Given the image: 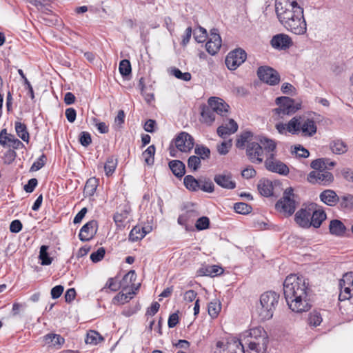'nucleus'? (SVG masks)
I'll list each match as a JSON object with an SVG mask.
<instances>
[{
	"instance_id": "nucleus-33",
	"label": "nucleus",
	"mask_w": 353,
	"mask_h": 353,
	"mask_svg": "<svg viewBox=\"0 0 353 353\" xmlns=\"http://www.w3.org/2000/svg\"><path fill=\"white\" fill-rule=\"evenodd\" d=\"M183 183L185 188L190 191H197L200 188V179L197 180L192 175L185 176Z\"/></svg>"
},
{
	"instance_id": "nucleus-39",
	"label": "nucleus",
	"mask_w": 353,
	"mask_h": 353,
	"mask_svg": "<svg viewBox=\"0 0 353 353\" xmlns=\"http://www.w3.org/2000/svg\"><path fill=\"white\" fill-rule=\"evenodd\" d=\"M194 153L200 157L201 159L205 160L210 158V150L203 145H196L194 148Z\"/></svg>"
},
{
	"instance_id": "nucleus-22",
	"label": "nucleus",
	"mask_w": 353,
	"mask_h": 353,
	"mask_svg": "<svg viewBox=\"0 0 353 353\" xmlns=\"http://www.w3.org/2000/svg\"><path fill=\"white\" fill-rule=\"evenodd\" d=\"M326 218V213L322 209H318L311 212L310 227L313 226L315 228H319Z\"/></svg>"
},
{
	"instance_id": "nucleus-9",
	"label": "nucleus",
	"mask_w": 353,
	"mask_h": 353,
	"mask_svg": "<svg viewBox=\"0 0 353 353\" xmlns=\"http://www.w3.org/2000/svg\"><path fill=\"white\" fill-rule=\"evenodd\" d=\"M307 179L309 183L312 184L328 185L334 181V176L327 170H314L309 173Z\"/></svg>"
},
{
	"instance_id": "nucleus-37",
	"label": "nucleus",
	"mask_w": 353,
	"mask_h": 353,
	"mask_svg": "<svg viewBox=\"0 0 353 353\" xmlns=\"http://www.w3.org/2000/svg\"><path fill=\"white\" fill-rule=\"evenodd\" d=\"M155 147L154 145H150L143 153L142 157L144 159L145 163L148 165H152L154 161Z\"/></svg>"
},
{
	"instance_id": "nucleus-42",
	"label": "nucleus",
	"mask_w": 353,
	"mask_h": 353,
	"mask_svg": "<svg viewBox=\"0 0 353 353\" xmlns=\"http://www.w3.org/2000/svg\"><path fill=\"white\" fill-rule=\"evenodd\" d=\"M221 303L216 301H212L208 305V314L212 318H216L221 311Z\"/></svg>"
},
{
	"instance_id": "nucleus-47",
	"label": "nucleus",
	"mask_w": 353,
	"mask_h": 353,
	"mask_svg": "<svg viewBox=\"0 0 353 353\" xmlns=\"http://www.w3.org/2000/svg\"><path fill=\"white\" fill-rule=\"evenodd\" d=\"M341 292L339 296V301H342L353 297L352 290L349 285L340 286Z\"/></svg>"
},
{
	"instance_id": "nucleus-11",
	"label": "nucleus",
	"mask_w": 353,
	"mask_h": 353,
	"mask_svg": "<svg viewBox=\"0 0 353 353\" xmlns=\"http://www.w3.org/2000/svg\"><path fill=\"white\" fill-rule=\"evenodd\" d=\"M247 54L245 50L239 48L230 52L226 57L225 64L230 70H236L245 61Z\"/></svg>"
},
{
	"instance_id": "nucleus-54",
	"label": "nucleus",
	"mask_w": 353,
	"mask_h": 353,
	"mask_svg": "<svg viewBox=\"0 0 353 353\" xmlns=\"http://www.w3.org/2000/svg\"><path fill=\"white\" fill-rule=\"evenodd\" d=\"M172 74L177 79L188 81L191 79V74L190 72H182L179 68H174L172 70Z\"/></svg>"
},
{
	"instance_id": "nucleus-34",
	"label": "nucleus",
	"mask_w": 353,
	"mask_h": 353,
	"mask_svg": "<svg viewBox=\"0 0 353 353\" xmlns=\"http://www.w3.org/2000/svg\"><path fill=\"white\" fill-rule=\"evenodd\" d=\"M14 127L17 135L23 141L28 143L30 137L26 125L19 121H16L14 123Z\"/></svg>"
},
{
	"instance_id": "nucleus-48",
	"label": "nucleus",
	"mask_w": 353,
	"mask_h": 353,
	"mask_svg": "<svg viewBox=\"0 0 353 353\" xmlns=\"http://www.w3.org/2000/svg\"><path fill=\"white\" fill-rule=\"evenodd\" d=\"M252 137V133L250 132H245L241 134L240 138L237 139L236 143V146L238 148H243L245 146V144L247 143H251L249 141V139Z\"/></svg>"
},
{
	"instance_id": "nucleus-2",
	"label": "nucleus",
	"mask_w": 353,
	"mask_h": 353,
	"mask_svg": "<svg viewBox=\"0 0 353 353\" xmlns=\"http://www.w3.org/2000/svg\"><path fill=\"white\" fill-rule=\"evenodd\" d=\"M275 11L280 23L289 31L298 35L307 30L303 8L296 1L276 0Z\"/></svg>"
},
{
	"instance_id": "nucleus-7",
	"label": "nucleus",
	"mask_w": 353,
	"mask_h": 353,
	"mask_svg": "<svg viewBox=\"0 0 353 353\" xmlns=\"http://www.w3.org/2000/svg\"><path fill=\"white\" fill-rule=\"evenodd\" d=\"M279 106L273 110L275 115L279 119H283L285 115H292L301 108V104L295 103V101L288 97H279L275 100Z\"/></svg>"
},
{
	"instance_id": "nucleus-46",
	"label": "nucleus",
	"mask_w": 353,
	"mask_h": 353,
	"mask_svg": "<svg viewBox=\"0 0 353 353\" xmlns=\"http://www.w3.org/2000/svg\"><path fill=\"white\" fill-rule=\"evenodd\" d=\"M234 209L235 212L239 214H247L251 212L252 208L251 205L245 203L240 202L234 204Z\"/></svg>"
},
{
	"instance_id": "nucleus-40",
	"label": "nucleus",
	"mask_w": 353,
	"mask_h": 353,
	"mask_svg": "<svg viewBox=\"0 0 353 353\" xmlns=\"http://www.w3.org/2000/svg\"><path fill=\"white\" fill-rule=\"evenodd\" d=\"M223 272V269L219 265H210L205 268L204 275L209 276H214L221 275Z\"/></svg>"
},
{
	"instance_id": "nucleus-3",
	"label": "nucleus",
	"mask_w": 353,
	"mask_h": 353,
	"mask_svg": "<svg viewBox=\"0 0 353 353\" xmlns=\"http://www.w3.org/2000/svg\"><path fill=\"white\" fill-rule=\"evenodd\" d=\"M240 342L248 346V353H266L268 336L265 330L259 326L244 332Z\"/></svg>"
},
{
	"instance_id": "nucleus-15",
	"label": "nucleus",
	"mask_w": 353,
	"mask_h": 353,
	"mask_svg": "<svg viewBox=\"0 0 353 353\" xmlns=\"http://www.w3.org/2000/svg\"><path fill=\"white\" fill-rule=\"evenodd\" d=\"M136 279V274L135 271L131 270L128 272L123 278L122 281L120 282H117L114 279L110 278L107 281L105 285L103 288V290L105 288H108L113 292H116L120 289V288L124 285V283H127V281L129 280L130 283L135 281Z\"/></svg>"
},
{
	"instance_id": "nucleus-18",
	"label": "nucleus",
	"mask_w": 353,
	"mask_h": 353,
	"mask_svg": "<svg viewBox=\"0 0 353 353\" xmlns=\"http://www.w3.org/2000/svg\"><path fill=\"white\" fill-rule=\"evenodd\" d=\"M214 181L218 185L225 189L233 190L236 188V182L232 180V175L228 172L216 174Z\"/></svg>"
},
{
	"instance_id": "nucleus-16",
	"label": "nucleus",
	"mask_w": 353,
	"mask_h": 353,
	"mask_svg": "<svg viewBox=\"0 0 353 353\" xmlns=\"http://www.w3.org/2000/svg\"><path fill=\"white\" fill-rule=\"evenodd\" d=\"M272 47L276 50H286L293 44L291 38L285 34H277L270 41Z\"/></svg>"
},
{
	"instance_id": "nucleus-51",
	"label": "nucleus",
	"mask_w": 353,
	"mask_h": 353,
	"mask_svg": "<svg viewBox=\"0 0 353 353\" xmlns=\"http://www.w3.org/2000/svg\"><path fill=\"white\" fill-rule=\"evenodd\" d=\"M210 226V219L207 216H202L197 219L195 227L198 230H203Z\"/></svg>"
},
{
	"instance_id": "nucleus-60",
	"label": "nucleus",
	"mask_w": 353,
	"mask_h": 353,
	"mask_svg": "<svg viewBox=\"0 0 353 353\" xmlns=\"http://www.w3.org/2000/svg\"><path fill=\"white\" fill-rule=\"evenodd\" d=\"M353 195L347 194L340 197V205L342 208H349L351 206Z\"/></svg>"
},
{
	"instance_id": "nucleus-43",
	"label": "nucleus",
	"mask_w": 353,
	"mask_h": 353,
	"mask_svg": "<svg viewBox=\"0 0 353 353\" xmlns=\"http://www.w3.org/2000/svg\"><path fill=\"white\" fill-rule=\"evenodd\" d=\"M97 188V180L94 178L89 179L85 183L84 191L87 195L92 196L94 194Z\"/></svg>"
},
{
	"instance_id": "nucleus-58",
	"label": "nucleus",
	"mask_w": 353,
	"mask_h": 353,
	"mask_svg": "<svg viewBox=\"0 0 353 353\" xmlns=\"http://www.w3.org/2000/svg\"><path fill=\"white\" fill-rule=\"evenodd\" d=\"M353 284V272L346 273L343 275V279L340 280L339 286L349 285Z\"/></svg>"
},
{
	"instance_id": "nucleus-25",
	"label": "nucleus",
	"mask_w": 353,
	"mask_h": 353,
	"mask_svg": "<svg viewBox=\"0 0 353 353\" xmlns=\"http://www.w3.org/2000/svg\"><path fill=\"white\" fill-rule=\"evenodd\" d=\"M329 230L332 234L342 236L345 233L346 227L340 220L333 219L330 223Z\"/></svg>"
},
{
	"instance_id": "nucleus-38",
	"label": "nucleus",
	"mask_w": 353,
	"mask_h": 353,
	"mask_svg": "<svg viewBox=\"0 0 353 353\" xmlns=\"http://www.w3.org/2000/svg\"><path fill=\"white\" fill-rule=\"evenodd\" d=\"M117 160L114 157H110L107 159V161L104 165V170L106 176H109L112 175L117 167Z\"/></svg>"
},
{
	"instance_id": "nucleus-26",
	"label": "nucleus",
	"mask_w": 353,
	"mask_h": 353,
	"mask_svg": "<svg viewBox=\"0 0 353 353\" xmlns=\"http://www.w3.org/2000/svg\"><path fill=\"white\" fill-rule=\"evenodd\" d=\"M169 168L174 175L181 178L185 173V164L180 160H172L169 162Z\"/></svg>"
},
{
	"instance_id": "nucleus-17",
	"label": "nucleus",
	"mask_w": 353,
	"mask_h": 353,
	"mask_svg": "<svg viewBox=\"0 0 353 353\" xmlns=\"http://www.w3.org/2000/svg\"><path fill=\"white\" fill-rule=\"evenodd\" d=\"M97 221L95 220L87 222L80 230L79 239L81 241H88L92 239L97 232Z\"/></svg>"
},
{
	"instance_id": "nucleus-52",
	"label": "nucleus",
	"mask_w": 353,
	"mask_h": 353,
	"mask_svg": "<svg viewBox=\"0 0 353 353\" xmlns=\"http://www.w3.org/2000/svg\"><path fill=\"white\" fill-rule=\"evenodd\" d=\"M46 161V156L43 154L35 162L33 163L30 168V171L34 172L39 170L45 165Z\"/></svg>"
},
{
	"instance_id": "nucleus-50",
	"label": "nucleus",
	"mask_w": 353,
	"mask_h": 353,
	"mask_svg": "<svg viewBox=\"0 0 353 353\" xmlns=\"http://www.w3.org/2000/svg\"><path fill=\"white\" fill-rule=\"evenodd\" d=\"M194 38L198 43H202L205 41L207 37L206 30L202 27H199V29L195 30L194 32Z\"/></svg>"
},
{
	"instance_id": "nucleus-19",
	"label": "nucleus",
	"mask_w": 353,
	"mask_h": 353,
	"mask_svg": "<svg viewBox=\"0 0 353 353\" xmlns=\"http://www.w3.org/2000/svg\"><path fill=\"white\" fill-rule=\"evenodd\" d=\"M208 104L212 108L215 113L223 117L227 115L230 108L229 105L223 99L214 97L208 99Z\"/></svg>"
},
{
	"instance_id": "nucleus-1",
	"label": "nucleus",
	"mask_w": 353,
	"mask_h": 353,
	"mask_svg": "<svg viewBox=\"0 0 353 353\" xmlns=\"http://www.w3.org/2000/svg\"><path fill=\"white\" fill-rule=\"evenodd\" d=\"M307 283L303 276L290 274L283 283V293L289 307L295 312L308 311L311 305L308 299Z\"/></svg>"
},
{
	"instance_id": "nucleus-63",
	"label": "nucleus",
	"mask_w": 353,
	"mask_h": 353,
	"mask_svg": "<svg viewBox=\"0 0 353 353\" xmlns=\"http://www.w3.org/2000/svg\"><path fill=\"white\" fill-rule=\"evenodd\" d=\"M134 294L135 292L132 290L131 292H129L128 293L119 294L117 296L114 297V299L123 303H125L128 302L130 299H131L132 298V295Z\"/></svg>"
},
{
	"instance_id": "nucleus-57",
	"label": "nucleus",
	"mask_w": 353,
	"mask_h": 353,
	"mask_svg": "<svg viewBox=\"0 0 353 353\" xmlns=\"http://www.w3.org/2000/svg\"><path fill=\"white\" fill-rule=\"evenodd\" d=\"M79 142L84 147L88 146L92 142L90 134L88 132H82L79 136Z\"/></svg>"
},
{
	"instance_id": "nucleus-5",
	"label": "nucleus",
	"mask_w": 353,
	"mask_h": 353,
	"mask_svg": "<svg viewBox=\"0 0 353 353\" xmlns=\"http://www.w3.org/2000/svg\"><path fill=\"white\" fill-rule=\"evenodd\" d=\"M279 294L273 291H268L261 295L260 305L256 312L261 321L270 319L279 304Z\"/></svg>"
},
{
	"instance_id": "nucleus-53",
	"label": "nucleus",
	"mask_w": 353,
	"mask_h": 353,
	"mask_svg": "<svg viewBox=\"0 0 353 353\" xmlns=\"http://www.w3.org/2000/svg\"><path fill=\"white\" fill-rule=\"evenodd\" d=\"M105 254V248L101 247L96 252H94L90 254V259L92 262L97 263L103 259Z\"/></svg>"
},
{
	"instance_id": "nucleus-45",
	"label": "nucleus",
	"mask_w": 353,
	"mask_h": 353,
	"mask_svg": "<svg viewBox=\"0 0 353 353\" xmlns=\"http://www.w3.org/2000/svg\"><path fill=\"white\" fill-rule=\"evenodd\" d=\"M205 192L212 193L214 190V185L210 179H200V188Z\"/></svg>"
},
{
	"instance_id": "nucleus-55",
	"label": "nucleus",
	"mask_w": 353,
	"mask_h": 353,
	"mask_svg": "<svg viewBox=\"0 0 353 353\" xmlns=\"http://www.w3.org/2000/svg\"><path fill=\"white\" fill-rule=\"evenodd\" d=\"M292 152H294L297 157L303 158H307L310 155V152L301 145H295Z\"/></svg>"
},
{
	"instance_id": "nucleus-23",
	"label": "nucleus",
	"mask_w": 353,
	"mask_h": 353,
	"mask_svg": "<svg viewBox=\"0 0 353 353\" xmlns=\"http://www.w3.org/2000/svg\"><path fill=\"white\" fill-rule=\"evenodd\" d=\"M228 125H230V128H228V125H222L217 128V134L219 137L225 138L226 136L234 134L237 131L238 124L234 119H230Z\"/></svg>"
},
{
	"instance_id": "nucleus-49",
	"label": "nucleus",
	"mask_w": 353,
	"mask_h": 353,
	"mask_svg": "<svg viewBox=\"0 0 353 353\" xmlns=\"http://www.w3.org/2000/svg\"><path fill=\"white\" fill-rule=\"evenodd\" d=\"M308 322L310 325L316 327L322 322V317L319 312H313L310 314Z\"/></svg>"
},
{
	"instance_id": "nucleus-4",
	"label": "nucleus",
	"mask_w": 353,
	"mask_h": 353,
	"mask_svg": "<svg viewBox=\"0 0 353 353\" xmlns=\"http://www.w3.org/2000/svg\"><path fill=\"white\" fill-rule=\"evenodd\" d=\"M290 133L301 134L303 137H312L317 131L314 120L305 115H296L290 120Z\"/></svg>"
},
{
	"instance_id": "nucleus-64",
	"label": "nucleus",
	"mask_w": 353,
	"mask_h": 353,
	"mask_svg": "<svg viewBox=\"0 0 353 353\" xmlns=\"http://www.w3.org/2000/svg\"><path fill=\"white\" fill-rule=\"evenodd\" d=\"M63 287L61 285H56L55 287L52 288L51 290V296L52 299H58L61 296L63 292Z\"/></svg>"
},
{
	"instance_id": "nucleus-12",
	"label": "nucleus",
	"mask_w": 353,
	"mask_h": 353,
	"mask_svg": "<svg viewBox=\"0 0 353 353\" xmlns=\"http://www.w3.org/2000/svg\"><path fill=\"white\" fill-rule=\"evenodd\" d=\"M176 148L183 152H190L194 147V138L188 132H181L174 139Z\"/></svg>"
},
{
	"instance_id": "nucleus-8",
	"label": "nucleus",
	"mask_w": 353,
	"mask_h": 353,
	"mask_svg": "<svg viewBox=\"0 0 353 353\" xmlns=\"http://www.w3.org/2000/svg\"><path fill=\"white\" fill-rule=\"evenodd\" d=\"M264 166L268 171L287 176L290 172L288 166L281 161L276 158V154L272 153L268 156L264 161Z\"/></svg>"
},
{
	"instance_id": "nucleus-14",
	"label": "nucleus",
	"mask_w": 353,
	"mask_h": 353,
	"mask_svg": "<svg viewBox=\"0 0 353 353\" xmlns=\"http://www.w3.org/2000/svg\"><path fill=\"white\" fill-rule=\"evenodd\" d=\"M221 46V39L217 29L210 31V37L205 44L206 50L211 55H214Z\"/></svg>"
},
{
	"instance_id": "nucleus-32",
	"label": "nucleus",
	"mask_w": 353,
	"mask_h": 353,
	"mask_svg": "<svg viewBox=\"0 0 353 353\" xmlns=\"http://www.w3.org/2000/svg\"><path fill=\"white\" fill-rule=\"evenodd\" d=\"M103 340V337L98 332L95 330H90L86 334L85 342L86 344L95 345Z\"/></svg>"
},
{
	"instance_id": "nucleus-35",
	"label": "nucleus",
	"mask_w": 353,
	"mask_h": 353,
	"mask_svg": "<svg viewBox=\"0 0 353 353\" xmlns=\"http://www.w3.org/2000/svg\"><path fill=\"white\" fill-rule=\"evenodd\" d=\"M49 247L48 245H43L40 248L39 259L41 260V264L42 265H49L52 262V258L49 256L48 252Z\"/></svg>"
},
{
	"instance_id": "nucleus-30",
	"label": "nucleus",
	"mask_w": 353,
	"mask_h": 353,
	"mask_svg": "<svg viewBox=\"0 0 353 353\" xmlns=\"http://www.w3.org/2000/svg\"><path fill=\"white\" fill-rule=\"evenodd\" d=\"M201 115L202 122L208 125H211L215 120V112L210 105L203 108Z\"/></svg>"
},
{
	"instance_id": "nucleus-61",
	"label": "nucleus",
	"mask_w": 353,
	"mask_h": 353,
	"mask_svg": "<svg viewBox=\"0 0 353 353\" xmlns=\"http://www.w3.org/2000/svg\"><path fill=\"white\" fill-rule=\"evenodd\" d=\"M37 183L38 181L37 179H30L28 181V183L24 185L23 189L26 192L31 193L34 191V188L37 185Z\"/></svg>"
},
{
	"instance_id": "nucleus-44",
	"label": "nucleus",
	"mask_w": 353,
	"mask_h": 353,
	"mask_svg": "<svg viewBox=\"0 0 353 353\" xmlns=\"http://www.w3.org/2000/svg\"><path fill=\"white\" fill-rule=\"evenodd\" d=\"M119 69L121 74L123 77L130 75L132 71L130 62L128 59H123L121 61Z\"/></svg>"
},
{
	"instance_id": "nucleus-27",
	"label": "nucleus",
	"mask_w": 353,
	"mask_h": 353,
	"mask_svg": "<svg viewBox=\"0 0 353 353\" xmlns=\"http://www.w3.org/2000/svg\"><path fill=\"white\" fill-rule=\"evenodd\" d=\"M148 230H145L144 227H140L139 225L134 226L129 234V241L135 242L142 239L148 233Z\"/></svg>"
},
{
	"instance_id": "nucleus-62",
	"label": "nucleus",
	"mask_w": 353,
	"mask_h": 353,
	"mask_svg": "<svg viewBox=\"0 0 353 353\" xmlns=\"http://www.w3.org/2000/svg\"><path fill=\"white\" fill-rule=\"evenodd\" d=\"M22 227L23 225L21 222L19 220L16 219L10 223V230L12 233H18L21 230Z\"/></svg>"
},
{
	"instance_id": "nucleus-29",
	"label": "nucleus",
	"mask_w": 353,
	"mask_h": 353,
	"mask_svg": "<svg viewBox=\"0 0 353 353\" xmlns=\"http://www.w3.org/2000/svg\"><path fill=\"white\" fill-rule=\"evenodd\" d=\"M258 190L259 193L264 196H270L272 194V182L267 179H261L258 183Z\"/></svg>"
},
{
	"instance_id": "nucleus-41",
	"label": "nucleus",
	"mask_w": 353,
	"mask_h": 353,
	"mask_svg": "<svg viewBox=\"0 0 353 353\" xmlns=\"http://www.w3.org/2000/svg\"><path fill=\"white\" fill-rule=\"evenodd\" d=\"M201 159L198 156H196V155L190 156L188 160V168L194 172L198 170L199 169V168L201 167Z\"/></svg>"
},
{
	"instance_id": "nucleus-6",
	"label": "nucleus",
	"mask_w": 353,
	"mask_h": 353,
	"mask_svg": "<svg viewBox=\"0 0 353 353\" xmlns=\"http://www.w3.org/2000/svg\"><path fill=\"white\" fill-rule=\"evenodd\" d=\"M296 197L297 196L294 194L292 188H287L284 191L283 196L276 202V209L280 212L291 216L296 208Z\"/></svg>"
},
{
	"instance_id": "nucleus-24",
	"label": "nucleus",
	"mask_w": 353,
	"mask_h": 353,
	"mask_svg": "<svg viewBox=\"0 0 353 353\" xmlns=\"http://www.w3.org/2000/svg\"><path fill=\"white\" fill-rule=\"evenodd\" d=\"M336 165L334 161H330L327 158H320L312 161L310 163V167L314 170H330L331 168Z\"/></svg>"
},
{
	"instance_id": "nucleus-56",
	"label": "nucleus",
	"mask_w": 353,
	"mask_h": 353,
	"mask_svg": "<svg viewBox=\"0 0 353 353\" xmlns=\"http://www.w3.org/2000/svg\"><path fill=\"white\" fill-rule=\"evenodd\" d=\"M231 141H223L217 145V151L221 155H225L228 153L229 149L231 148Z\"/></svg>"
},
{
	"instance_id": "nucleus-59",
	"label": "nucleus",
	"mask_w": 353,
	"mask_h": 353,
	"mask_svg": "<svg viewBox=\"0 0 353 353\" xmlns=\"http://www.w3.org/2000/svg\"><path fill=\"white\" fill-rule=\"evenodd\" d=\"M194 214L193 211H187L184 214L180 215L178 218V223L181 225H185L188 219Z\"/></svg>"
},
{
	"instance_id": "nucleus-31",
	"label": "nucleus",
	"mask_w": 353,
	"mask_h": 353,
	"mask_svg": "<svg viewBox=\"0 0 353 353\" xmlns=\"http://www.w3.org/2000/svg\"><path fill=\"white\" fill-rule=\"evenodd\" d=\"M260 143H259L261 145H262V150L265 151L267 154H272L276 150V143L272 139H268L267 137H262L260 139Z\"/></svg>"
},
{
	"instance_id": "nucleus-20",
	"label": "nucleus",
	"mask_w": 353,
	"mask_h": 353,
	"mask_svg": "<svg viewBox=\"0 0 353 353\" xmlns=\"http://www.w3.org/2000/svg\"><path fill=\"white\" fill-rule=\"evenodd\" d=\"M311 216L310 209L301 208L296 212L294 216L296 223L302 228H309Z\"/></svg>"
},
{
	"instance_id": "nucleus-36",
	"label": "nucleus",
	"mask_w": 353,
	"mask_h": 353,
	"mask_svg": "<svg viewBox=\"0 0 353 353\" xmlns=\"http://www.w3.org/2000/svg\"><path fill=\"white\" fill-rule=\"evenodd\" d=\"M45 341L48 344H51L53 346H61L64 343V339L59 334H48L45 336Z\"/></svg>"
},
{
	"instance_id": "nucleus-28",
	"label": "nucleus",
	"mask_w": 353,
	"mask_h": 353,
	"mask_svg": "<svg viewBox=\"0 0 353 353\" xmlns=\"http://www.w3.org/2000/svg\"><path fill=\"white\" fill-rule=\"evenodd\" d=\"M330 148L336 154H342L347 151V144L341 139H334L330 143Z\"/></svg>"
},
{
	"instance_id": "nucleus-21",
	"label": "nucleus",
	"mask_w": 353,
	"mask_h": 353,
	"mask_svg": "<svg viewBox=\"0 0 353 353\" xmlns=\"http://www.w3.org/2000/svg\"><path fill=\"white\" fill-rule=\"evenodd\" d=\"M319 197L322 202L329 206H334L340 200V197L332 190L323 191Z\"/></svg>"
},
{
	"instance_id": "nucleus-10",
	"label": "nucleus",
	"mask_w": 353,
	"mask_h": 353,
	"mask_svg": "<svg viewBox=\"0 0 353 353\" xmlns=\"http://www.w3.org/2000/svg\"><path fill=\"white\" fill-rule=\"evenodd\" d=\"M257 75L260 80L270 85H277L280 81L279 72L269 66H261L258 68Z\"/></svg>"
},
{
	"instance_id": "nucleus-13",
	"label": "nucleus",
	"mask_w": 353,
	"mask_h": 353,
	"mask_svg": "<svg viewBox=\"0 0 353 353\" xmlns=\"http://www.w3.org/2000/svg\"><path fill=\"white\" fill-rule=\"evenodd\" d=\"M246 154L248 159L254 163H261L263 162V150L262 145L257 142L248 143L246 146Z\"/></svg>"
}]
</instances>
